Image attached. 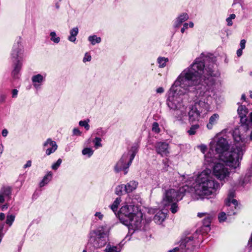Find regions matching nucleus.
<instances>
[{
    "instance_id": "obj_1",
    "label": "nucleus",
    "mask_w": 252,
    "mask_h": 252,
    "mask_svg": "<svg viewBox=\"0 0 252 252\" xmlns=\"http://www.w3.org/2000/svg\"><path fill=\"white\" fill-rule=\"evenodd\" d=\"M214 60L212 58L201 54L188 67L178 76L168 91L166 104L170 109L176 110L183 108L182 96L196 91L207 75L219 76L214 69Z\"/></svg>"
},
{
    "instance_id": "obj_2",
    "label": "nucleus",
    "mask_w": 252,
    "mask_h": 252,
    "mask_svg": "<svg viewBox=\"0 0 252 252\" xmlns=\"http://www.w3.org/2000/svg\"><path fill=\"white\" fill-rule=\"evenodd\" d=\"M230 172L226 166L220 162L215 163L211 170L206 169L199 173L194 179L195 185L192 197L198 200L204 198L215 197L220 188V184L213 178L214 175L218 180L223 183L228 180Z\"/></svg>"
},
{
    "instance_id": "obj_3",
    "label": "nucleus",
    "mask_w": 252,
    "mask_h": 252,
    "mask_svg": "<svg viewBox=\"0 0 252 252\" xmlns=\"http://www.w3.org/2000/svg\"><path fill=\"white\" fill-rule=\"evenodd\" d=\"M233 137L235 143L231 147L226 139L220 136L215 137L210 142V151L218 154L220 160L226 165L236 169L240 166L246 151V145L241 136L236 135V131Z\"/></svg>"
},
{
    "instance_id": "obj_4",
    "label": "nucleus",
    "mask_w": 252,
    "mask_h": 252,
    "mask_svg": "<svg viewBox=\"0 0 252 252\" xmlns=\"http://www.w3.org/2000/svg\"><path fill=\"white\" fill-rule=\"evenodd\" d=\"M198 88H196L195 102L190 107L189 112V121L193 123L198 121L200 114L202 112H207L210 108L212 101V94L214 89L215 79L218 76L207 75Z\"/></svg>"
},
{
    "instance_id": "obj_5",
    "label": "nucleus",
    "mask_w": 252,
    "mask_h": 252,
    "mask_svg": "<svg viewBox=\"0 0 252 252\" xmlns=\"http://www.w3.org/2000/svg\"><path fill=\"white\" fill-rule=\"evenodd\" d=\"M120 220L125 225L134 230L141 227L143 214L137 206L125 203L120 209Z\"/></svg>"
},
{
    "instance_id": "obj_6",
    "label": "nucleus",
    "mask_w": 252,
    "mask_h": 252,
    "mask_svg": "<svg viewBox=\"0 0 252 252\" xmlns=\"http://www.w3.org/2000/svg\"><path fill=\"white\" fill-rule=\"evenodd\" d=\"M182 178L181 181L186 184L179 189H169L166 190L162 199V203L164 205H169L172 202L181 200L187 192L189 191L190 189L194 190L193 189L189 187V185L194 182L193 177L189 175H184Z\"/></svg>"
},
{
    "instance_id": "obj_7",
    "label": "nucleus",
    "mask_w": 252,
    "mask_h": 252,
    "mask_svg": "<svg viewBox=\"0 0 252 252\" xmlns=\"http://www.w3.org/2000/svg\"><path fill=\"white\" fill-rule=\"evenodd\" d=\"M111 228L107 224L99 225L89 234V243L94 249L104 247L109 241Z\"/></svg>"
},
{
    "instance_id": "obj_8",
    "label": "nucleus",
    "mask_w": 252,
    "mask_h": 252,
    "mask_svg": "<svg viewBox=\"0 0 252 252\" xmlns=\"http://www.w3.org/2000/svg\"><path fill=\"white\" fill-rule=\"evenodd\" d=\"M201 236L200 231L198 230L192 234H188L181 239L179 247L168 252H191L195 244L199 242Z\"/></svg>"
},
{
    "instance_id": "obj_9",
    "label": "nucleus",
    "mask_w": 252,
    "mask_h": 252,
    "mask_svg": "<svg viewBox=\"0 0 252 252\" xmlns=\"http://www.w3.org/2000/svg\"><path fill=\"white\" fill-rule=\"evenodd\" d=\"M23 54V47L21 44V39L19 38L13 44L11 53V59L13 66L12 75L15 79L18 77L22 65Z\"/></svg>"
},
{
    "instance_id": "obj_10",
    "label": "nucleus",
    "mask_w": 252,
    "mask_h": 252,
    "mask_svg": "<svg viewBox=\"0 0 252 252\" xmlns=\"http://www.w3.org/2000/svg\"><path fill=\"white\" fill-rule=\"evenodd\" d=\"M137 152V148L136 146H132L127 152L125 153L120 159L117 162L115 167L114 170L118 173L121 171H124V174L127 173V169L131 165L136 153Z\"/></svg>"
},
{
    "instance_id": "obj_11",
    "label": "nucleus",
    "mask_w": 252,
    "mask_h": 252,
    "mask_svg": "<svg viewBox=\"0 0 252 252\" xmlns=\"http://www.w3.org/2000/svg\"><path fill=\"white\" fill-rule=\"evenodd\" d=\"M233 193L230 192L229 194L228 197L225 202L226 207H227V210L228 211L227 216L235 215L236 214V211L235 210H237V208H239L237 201L236 199H233Z\"/></svg>"
},
{
    "instance_id": "obj_12",
    "label": "nucleus",
    "mask_w": 252,
    "mask_h": 252,
    "mask_svg": "<svg viewBox=\"0 0 252 252\" xmlns=\"http://www.w3.org/2000/svg\"><path fill=\"white\" fill-rule=\"evenodd\" d=\"M155 147L157 154L162 157H167L169 154V145L165 142H158L155 144Z\"/></svg>"
},
{
    "instance_id": "obj_13",
    "label": "nucleus",
    "mask_w": 252,
    "mask_h": 252,
    "mask_svg": "<svg viewBox=\"0 0 252 252\" xmlns=\"http://www.w3.org/2000/svg\"><path fill=\"white\" fill-rule=\"evenodd\" d=\"M58 148L56 142L51 138H48L43 144V149L45 151L47 156L54 153Z\"/></svg>"
},
{
    "instance_id": "obj_14",
    "label": "nucleus",
    "mask_w": 252,
    "mask_h": 252,
    "mask_svg": "<svg viewBox=\"0 0 252 252\" xmlns=\"http://www.w3.org/2000/svg\"><path fill=\"white\" fill-rule=\"evenodd\" d=\"M11 188L9 187H3L0 190V204L3 203L5 199H9L11 195Z\"/></svg>"
},
{
    "instance_id": "obj_15",
    "label": "nucleus",
    "mask_w": 252,
    "mask_h": 252,
    "mask_svg": "<svg viewBox=\"0 0 252 252\" xmlns=\"http://www.w3.org/2000/svg\"><path fill=\"white\" fill-rule=\"evenodd\" d=\"M46 77V74L44 75L40 74H38L33 75L32 78V81L33 83L34 87L38 90L40 88V86L42 83L44 81Z\"/></svg>"
},
{
    "instance_id": "obj_16",
    "label": "nucleus",
    "mask_w": 252,
    "mask_h": 252,
    "mask_svg": "<svg viewBox=\"0 0 252 252\" xmlns=\"http://www.w3.org/2000/svg\"><path fill=\"white\" fill-rule=\"evenodd\" d=\"M176 110L177 111L175 117L176 121H179L181 124L185 123L187 118L186 107L185 106L182 109Z\"/></svg>"
},
{
    "instance_id": "obj_17",
    "label": "nucleus",
    "mask_w": 252,
    "mask_h": 252,
    "mask_svg": "<svg viewBox=\"0 0 252 252\" xmlns=\"http://www.w3.org/2000/svg\"><path fill=\"white\" fill-rule=\"evenodd\" d=\"M238 114L240 117V122L243 125V124H247L248 119L246 115L248 113V110L244 105H240L237 110Z\"/></svg>"
},
{
    "instance_id": "obj_18",
    "label": "nucleus",
    "mask_w": 252,
    "mask_h": 252,
    "mask_svg": "<svg viewBox=\"0 0 252 252\" xmlns=\"http://www.w3.org/2000/svg\"><path fill=\"white\" fill-rule=\"evenodd\" d=\"M220 116L217 113L213 114L209 118V122L206 125L208 129H212L214 126L216 125L219 120Z\"/></svg>"
},
{
    "instance_id": "obj_19",
    "label": "nucleus",
    "mask_w": 252,
    "mask_h": 252,
    "mask_svg": "<svg viewBox=\"0 0 252 252\" xmlns=\"http://www.w3.org/2000/svg\"><path fill=\"white\" fill-rule=\"evenodd\" d=\"M189 18V15L186 13H183L180 15L176 19L174 23L175 28L179 27L183 23Z\"/></svg>"
},
{
    "instance_id": "obj_20",
    "label": "nucleus",
    "mask_w": 252,
    "mask_h": 252,
    "mask_svg": "<svg viewBox=\"0 0 252 252\" xmlns=\"http://www.w3.org/2000/svg\"><path fill=\"white\" fill-rule=\"evenodd\" d=\"M138 183L135 181H130L125 185V193H130L134 190L137 187Z\"/></svg>"
},
{
    "instance_id": "obj_21",
    "label": "nucleus",
    "mask_w": 252,
    "mask_h": 252,
    "mask_svg": "<svg viewBox=\"0 0 252 252\" xmlns=\"http://www.w3.org/2000/svg\"><path fill=\"white\" fill-rule=\"evenodd\" d=\"M122 248L121 243L117 246L111 245L108 244L104 250V252H121Z\"/></svg>"
},
{
    "instance_id": "obj_22",
    "label": "nucleus",
    "mask_w": 252,
    "mask_h": 252,
    "mask_svg": "<svg viewBox=\"0 0 252 252\" xmlns=\"http://www.w3.org/2000/svg\"><path fill=\"white\" fill-rule=\"evenodd\" d=\"M166 213L162 211H158L154 216V220L158 224H160L166 217Z\"/></svg>"
},
{
    "instance_id": "obj_23",
    "label": "nucleus",
    "mask_w": 252,
    "mask_h": 252,
    "mask_svg": "<svg viewBox=\"0 0 252 252\" xmlns=\"http://www.w3.org/2000/svg\"><path fill=\"white\" fill-rule=\"evenodd\" d=\"M78 29L74 27L71 29L69 32L70 35L68 37V40L71 42H74L76 40V36L78 33Z\"/></svg>"
},
{
    "instance_id": "obj_24",
    "label": "nucleus",
    "mask_w": 252,
    "mask_h": 252,
    "mask_svg": "<svg viewBox=\"0 0 252 252\" xmlns=\"http://www.w3.org/2000/svg\"><path fill=\"white\" fill-rule=\"evenodd\" d=\"M53 174L50 171L43 177L42 180L40 182L39 186L40 187H44L47 185L52 179Z\"/></svg>"
},
{
    "instance_id": "obj_25",
    "label": "nucleus",
    "mask_w": 252,
    "mask_h": 252,
    "mask_svg": "<svg viewBox=\"0 0 252 252\" xmlns=\"http://www.w3.org/2000/svg\"><path fill=\"white\" fill-rule=\"evenodd\" d=\"M205 159V164H207L208 165H211V164L214 163V165L215 163H216V158L215 157H212L211 153H208L207 155H205L204 156Z\"/></svg>"
},
{
    "instance_id": "obj_26",
    "label": "nucleus",
    "mask_w": 252,
    "mask_h": 252,
    "mask_svg": "<svg viewBox=\"0 0 252 252\" xmlns=\"http://www.w3.org/2000/svg\"><path fill=\"white\" fill-rule=\"evenodd\" d=\"M213 217V215L207 214L206 216H205L203 220V226L206 227L209 229L210 224L211 223V220H212Z\"/></svg>"
},
{
    "instance_id": "obj_27",
    "label": "nucleus",
    "mask_w": 252,
    "mask_h": 252,
    "mask_svg": "<svg viewBox=\"0 0 252 252\" xmlns=\"http://www.w3.org/2000/svg\"><path fill=\"white\" fill-rule=\"evenodd\" d=\"M88 40L91 42L92 45H94L96 44L99 43L101 41V39L100 37H97L96 35H93L89 36Z\"/></svg>"
},
{
    "instance_id": "obj_28",
    "label": "nucleus",
    "mask_w": 252,
    "mask_h": 252,
    "mask_svg": "<svg viewBox=\"0 0 252 252\" xmlns=\"http://www.w3.org/2000/svg\"><path fill=\"white\" fill-rule=\"evenodd\" d=\"M15 216L13 214H8L6 217L5 223L10 227L15 220Z\"/></svg>"
},
{
    "instance_id": "obj_29",
    "label": "nucleus",
    "mask_w": 252,
    "mask_h": 252,
    "mask_svg": "<svg viewBox=\"0 0 252 252\" xmlns=\"http://www.w3.org/2000/svg\"><path fill=\"white\" fill-rule=\"evenodd\" d=\"M158 63L159 64V67L160 68L164 67L167 62H168V59L165 57H158L157 60Z\"/></svg>"
},
{
    "instance_id": "obj_30",
    "label": "nucleus",
    "mask_w": 252,
    "mask_h": 252,
    "mask_svg": "<svg viewBox=\"0 0 252 252\" xmlns=\"http://www.w3.org/2000/svg\"><path fill=\"white\" fill-rule=\"evenodd\" d=\"M121 198L117 197L113 203L110 206L111 209L114 212H115L117 211L118 206H119L120 203H121Z\"/></svg>"
},
{
    "instance_id": "obj_31",
    "label": "nucleus",
    "mask_w": 252,
    "mask_h": 252,
    "mask_svg": "<svg viewBox=\"0 0 252 252\" xmlns=\"http://www.w3.org/2000/svg\"><path fill=\"white\" fill-rule=\"evenodd\" d=\"M50 40L55 43L58 44L60 42L61 39L58 36L55 32H51L50 33Z\"/></svg>"
},
{
    "instance_id": "obj_32",
    "label": "nucleus",
    "mask_w": 252,
    "mask_h": 252,
    "mask_svg": "<svg viewBox=\"0 0 252 252\" xmlns=\"http://www.w3.org/2000/svg\"><path fill=\"white\" fill-rule=\"evenodd\" d=\"M125 185L122 184L118 186L115 189V193L118 195H121L125 192Z\"/></svg>"
},
{
    "instance_id": "obj_33",
    "label": "nucleus",
    "mask_w": 252,
    "mask_h": 252,
    "mask_svg": "<svg viewBox=\"0 0 252 252\" xmlns=\"http://www.w3.org/2000/svg\"><path fill=\"white\" fill-rule=\"evenodd\" d=\"M199 126L197 124L193 125L191 126L189 129L188 130V133L189 135H194L196 130L199 128Z\"/></svg>"
},
{
    "instance_id": "obj_34",
    "label": "nucleus",
    "mask_w": 252,
    "mask_h": 252,
    "mask_svg": "<svg viewBox=\"0 0 252 252\" xmlns=\"http://www.w3.org/2000/svg\"><path fill=\"white\" fill-rule=\"evenodd\" d=\"M82 153L83 155H86L90 158L93 155L94 150L90 148H86L82 150Z\"/></svg>"
},
{
    "instance_id": "obj_35",
    "label": "nucleus",
    "mask_w": 252,
    "mask_h": 252,
    "mask_svg": "<svg viewBox=\"0 0 252 252\" xmlns=\"http://www.w3.org/2000/svg\"><path fill=\"white\" fill-rule=\"evenodd\" d=\"M94 144V147L95 149H98L99 147H102L101 144V139L99 137H95L93 141Z\"/></svg>"
},
{
    "instance_id": "obj_36",
    "label": "nucleus",
    "mask_w": 252,
    "mask_h": 252,
    "mask_svg": "<svg viewBox=\"0 0 252 252\" xmlns=\"http://www.w3.org/2000/svg\"><path fill=\"white\" fill-rule=\"evenodd\" d=\"M89 122V120H88L87 121L85 120V121H80L79 122V125L80 126H83L85 127V128L86 129V130H89V128H90V126L88 124Z\"/></svg>"
},
{
    "instance_id": "obj_37",
    "label": "nucleus",
    "mask_w": 252,
    "mask_h": 252,
    "mask_svg": "<svg viewBox=\"0 0 252 252\" xmlns=\"http://www.w3.org/2000/svg\"><path fill=\"white\" fill-rule=\"evenodd\" d=\"M62 162V160L61 158H59L56 162L54 163L52 165V169L54 170H56L59 166L61 165Z\"/></svg>"
},
{
    "instance_id": "obj_38",
    "label": "nucleus",
    "mask_w": 252,
    "mask_h": 252,
    "mask_svg": "<svg viewBox=\"0 0 252 252\" xmlns=\"http://www.w3.org/2000/svg\"><path fill=\"white\" fill-rule=\"evenodd\" d=\"M236 17V15L234 14H231L230 15L229 17H228L226 21L227 22V25L228 26H231L233 24L232 20L234 19Z\"/></svg>"
},
{
    "instance_id": "obj_39",
    "label": "nucleus",
    "mask_w": 252,
    "mask_h": 252,
    "mask_svg": "<svg viewBox=\"0 0 252 252\" xmlns=\"http://www.w3.org/2000/svg\"><path fill=\"white\" fill-rule=\"evenodd\" d=\"M152 131L157 133L159 132L160 128H159V126L157 122H154L153 124Z\"/></svg>"
},
{
    "instance_id": "obj_40",
    "label": "nucleus",
    "mask_w": 252,
    "mask_h": 252,
    "mask_svg": "<svg viewBox=\"0 0 252 252\" xmlns=\"http://www.w3.org/2000/svg\"><path fill=\"white\" fill-rule=\"evenodd\" d=\"M171 204V206L170 208V210L172 213L175 214L178 211V207L177 205L176 202H172Z\"/></svg>"
},
{
    "instance_id": "obj_41",
    "label": "nucleus",
    "mask_w": 252,
    "mask_h": 252,
    "mask_svg": "<svg viewBox=\"0 0 252 252\" xmlns=\"http://www.w3.org/2000/svg\"><path fill=\"white\" fill-rule=\"evenodd\" d=\"M218 219L220 221V222H223L226 219V214L224 212H221L220 213Z\"/></svg>"
},
{
    "instance_id": "obj_42",
    "label": "nucleus",
    "mask_w": 252,
    "mask_h": 252,
    "mask_svg": "<svg viewBox=\"0 0 252 252\" xmlns=\"http://www.w3.org/2000/svg\"><path fill=\"white\" fill-rule=\"evenodd\" d=\"M92 59L91 56L88 53H86L85 54L84 57L83 58V61L84 63H86V62H90Z\"/></svg>"
},
{
    "instance_id": "obj_43",
    "label": "nucleus",
    "mask_w": 252,
    "mask_h": 252,
    "mask_svg": "<svg viewBox=\"0 0 252 252\" xmlns=\"http://www.w3.org/2000/svg\"><path fill=\"white\" fill-rule=\"evenodd\" d=\"M198 148L203 154H204L207 150V146L204 144H201L200 145L198 146Z\"/></svg>"
},
{
    "instance_id": "obj_44",
    "label": "nucleus",
    "mask_w": 252,
    "mask_h": 252,
    "mask_svg": "<svg viewBox=\"0 0 252 252\" xmlns=\"http://www.w3.org/2000/svg\"><path fill=\"white\" fill-rule=\"evenodd\" d=\"M247 124H243V125H246L248 127L249 126L250 124H252V112H251L250 114V119H248Z\"/></svg>"
},
{
    "instance_id": "obj_45",
    "label": "nucleus",
    "mask_w": 252,
    "mask_h": 252,
    "mask_svg": "<svg viewBox=\"0 0 252 252\" xmlns=\"http://www.w3.org/2000/svg\"><path fill=\"white\" fill-rule=\"evenodd\" d=\"M94 216L97 217L99 220H102L103 218V215L100 212H96L94 214Z\"/></svg>"
},
{
    "instance_id": "obj_46",
    "label": "nucleus",
    "mask_w": 252,
    "mask_h": 252,
    "mask_svg": "<svg viewBox=\"0 0 252 252\" xmlns=\"http://www.w3.org/2000/svg\"><path fill=\"white\" fill-rule=\"evenodd\" d=\"M73 134L74 135L79 136L81 134V132L77 128L73 129Z\"/></svg>"
},
{
    "instance_id": "obj_47",
    "label": "nucleus",
    "mask_w": 252,
    "mask_h": 252,
    "mask_svg": "<svg viewBox=\"0 0 252 252\" xmlns=\"http://www.w3.org/2000/svg\"><path fill=\"white\" fill-rule=\"evenodd\" d=\"M18 91L17 89L12 90V97L16 98L17 96Z\"/></svg>"
},
{
    "instance_id": "obj_48",
    "label": "nucleus",
    "mask_w": 252,
    "mask_h": 252,
    "mask_svg": "<svg viewBox=\"0 0 252 252\" xmlns=\"http://www.w3.org/2000/svg\"><path fill=\"white\" fill-rule=\"evenodd\" d=\"M189 27V24L187 23H185L183 24V27L181 29V32L182 33L185 32V30L187 29Z\"/></svg>"
},
{
    "instance_id": "obj_49",
    "label": "nucleus",
    "mask_w": 252,
    "mask_h": 252,
    "mask_svg": "<svg viewBox=\"0 0 252 252\" xmlns=\"http://www.w3.org/2000/svg\"><path fill=\"white\" fill-rule=\"evenodd\" d=\"M6 97V95L5 94H0V102H3Z\"/></svg>"
},
{
    "instance_id": "obj_50",
    "label": "nucleus",
    "mask_w": 252,
    "mask_h": 252,
    "mask_svg": "<svg viewBox=\"0 0 252 252\" xmlns=\"http://www.w3.org/2000/svg\"><path fill=\"white\" fill-rule=\"evenodd\" d=\"M246 40L245 39L241 40L240 42L241 49H244L245 48Z\"/></svg>"
},
{
    "instance_id": "obj_51",
    "label": "nucleus",
    "mask_w": 252,
    "mask_h": 252,
    "mask_svg": "<svg viewBox=\"0 0 252 252\" xmlns=\"http://www.w3.org/2000/svg\"><path fill=\"white\" fill-rule=\"evenodd\" d=\"M32 165V161L31 160H28L27 161V163L24 165V168H26L28 167H31Z\"/></svg>"
},
{
    "instance_id": "obj_52",
    "label": "nucleus",
    "mask_w": 252,
    "mask_h": 252,
    "mask_svg": "<svg viewBox=\"0 0 252 252\" xmlns=\"http://www.w3.org/2000/svg\"><path fill=\"white\" fill-rule=\"evenodd\" d=\"M156 92L158 94H162L164 92V89L161 87H159L156 90Z\"/></svg>"
},
{
    "instance_id": "obj_53",
    "label": "nucleus",
    "mask_w": 252,
    "mask_h": 252,
    "mask_svg": "<svg viewBox=\"0 0 252 252\" xmlns=\"http://www.w3.org/2000/svg\"><path fill=\"white\" fill-rule=\"evenodd\" d=\"M8 134V130L6 129H4L2 131V135L3 137H6Z\"/></svg>"
},
{
    "instance_id": "obj_54",
    "label": "nucleus",
    "mask_w": 252,
    "mask_h": 252,
    "mask_svg": "<svg viewBox=\"0 0 252 252\" xmlns=\"http://www.w3.org/2000/svg\"><path fill=\"white\" fill-rule=\"evenodd\" d=\"M207 213H198L197 214V216L199 218L205 217L207 215Z\"/></svg>"
},
{
    "instance_id": "obj_55",
    "label": "nucleus",
    "mask_w": 252,
    "mask_h": 252,
    "mask_svg": "<svg viewBox=\"0 0 252 252\" xmlns=\"http://www.w3.org/2000/svg\"><path fill=\"white\" fill-rule=\"evenodd\" d=\"M242 50L243 49L240 48L237 51V55L238 57H240L242 55L243 53Z\"/></svg>"
},
{
    "instance_id": "obj_56",
    "label": "nucleus",
    "mask_w": 252,
    "mask_h": 252,
    "mask_svg": "<svg viewBox=\"0 0 252 252\" xmlns=\"http://www.w3.org/2000/svg\"><path fill=\"white\" fill-rule=\"evenodd\" d=\"M162 162H163V163L164 164L165 168L169 166V165L168 164V159H163Z\"/></svg>"
},
{
    "instance_id": "obj_57",
    "label": "nucleus",
    "mask_w": 252,
    "mask_h": 252,
    "mask_svg": "<svg viewBox=\"0 0 252 252\" xmlns=\"http://www.w3.org/2000/svg\"><path fill=\"white\" fill-rule=\"evenodd\" d=\"M3 233H2V227L0 229V243L1 241L2 237L3 236Z\"/></svg>"
},
{
    "instance_id": "obj_58",
    "label": "nucleus",
    "mask_w": 252,
    "mask_h": 252,
    "mask_svg": "<svg viewBox=\"0 0 252 252\" xmlns=\"http://www.w3.org/2000/svg\"><path fill=\"white\" fill-rule=\"evenodd\" d=\"M5 218V215L3 213H0V220H3Z\"/></svg>"
},
{
    "instance_id": "obj_59",
    "label": "nucleus",
    "mask_w": 252,
    "mask_h": 252,
    "mask_svg": "<svg viewBox=\"0 0 252 252\" xmlns=\"http://www.w3.org/2000/svg\"><path fill=\"white\" fill-rule=\"evenodd\" d=\"M8 206L7 204H5L3 205H2V206H1V210H2V211H3V210H4L5 209H7V208H8Z\"/></svg>"
},
{
    "instance_id": "obj_60",
    "label": "nucleus",
    "mask_w": 252,
    "mask_h": 252,
    "mask_svg": "<svg viewBox=\"0 0 252 252\" xmlns=\"http://www.w3.org/2000/svg\"><path fill=\"white\" fill-rule=\"evenodd\" d=\"M3 151V146L2 144H0V157L2 155Z\"/></svg>"
},
{
    "instance_id": "obj_61",
    "label": "nucleus",
    "mask_w": 252,
    "mask_h": 252,
    "mask_svg": "<svg viewBox=\"0 0 252 252\" xmlns=\"http://www.w3.org/2000/svg\"><path fill=\"white\" fill-rule=\"evenodd\" d=\"M188 24H189V26L190 28H192L194 26V24H193V22H190Z\"/></svg>"
},
{
    "instance_id": "obj_62",
    "label": "nucleus",
    "mask_w": 252,
    "mask_h": 252,
    "mask_svg": "<svg viewBox=\"0 0 252 252\" xmlns=\"http://www.w3.org/2000/svg\"><path fill=\"white\" fill-rule=\"evenodd\" d=\"M241 99L244 100H246V96H245V95L244 94H242V97H241Z\"/></svg>"
},
{
    "instance_id": "obj_63",
    "label": "nucleus",
    "mask_w": 252,
    "mask_h": 252,
    "mask_svg": "<svg viewBox=\"0 0 252 252\" xmlns=\"http://www.w3.org/2000/svg\"><path fill=\"white\" fill-rule=\"evenodd\" d=\"M83 252H91L90 250H87V249H85L83 251Z\"/></svg>"
},
{
    "instance_id": "obj_64",
    "label": "nucleus",
    "mask_w": 252,
    "mask_h": 252,
    "mask_svg": "<svg viewBox=\"0 0 252 252\" xmlns=\"http://www.w3.org/2000/svg\"><path fill=\"white\" fill-rule=\"evenodd\" d=\"M250 139L252 141V131L250 134Z\"/></svg>"
}]
</instances>
